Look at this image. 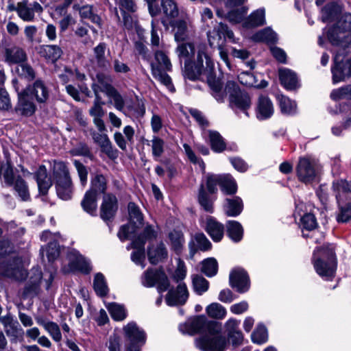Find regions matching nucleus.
<instances>
[{"mask_svg":"<svg viewBox=\"0 0 351 351\" xmlns=\"http://www.w3.org/2000/svg\"><path fill=\"white\" fill-rule=\"evenodd\" d=\"M206 311L209 317L219 319L224 318L227 313L222 305L216 302L208 305Z\"/></svg>","mask_w":351,"mask_h":351,"instance_id":"obj_52","label":"nucleus"},{"mask_svg":"<svg viewBox=\"0 0 351 351\" xmlns=\"http://www.w3.org/2000/svg\"><path fill=\"white\" fill-rule=\"evenodd\" d=\"M313 261L316 272L322 278L328 280L335 276L337 262L334 248L331 245L315 250Z\"/></svg>","mask_w":351,"mask_h":351,"instance_id":"obj_3","label":"nucleus"},{"mask_svg":"<svg viewBox=\"0 0 351 351\" xmlns=\"http://www.w3.org/2000/svg\"><path fill=\"white\" fill-rule=\"evenodd\" d=\"M206 231L214 241L218 242L223 237L224 226L215 219L210 217L206 220Z\"/></svg>","mask_w":351,"mask_h":351,"instance_id":"obj_26","label":"nucleus"},{"mask_svg":"<svg viewBox=\"0 0 351 351\" xmlns=\"http://www.w3.org/2000/svg\"><path fill=\"white\" fill-rule=\"evenodd\" d=\"M192 282L193 289L195 292L198 295H202L208 289L209 282L202 276H193Z\"/></svg>","mask_w":351,"mask_h":351,"instance_id":"obj_48","label":"nucleus"},{"mask_svg":"<svg viewBox=\"0 0 351 351\" xmlns=\"http://www.w3.org/2000/svg\"><path fill=\"white\" fill-rule=\"evenodd\" d=\"M227 234L234 242H239L243 236V228L241 224L234 220L228 221L226 223Z\"/></svg>","mask_w":351,"mask_h":351,"instance_id":"obj_34","label":"nucleus"},{"mask_svg":"<svg viewBox=\"0 0 351 351\" xmlns=\"http://www.w3.org/2000/svg\"><path fill=\"white\" fill-rule=\"evenodd\" d=\"M171 26L174 32L176 41H184L189 38L190 25L186 21L182 19L176 20L171 24Z\"/></svg>","mask_w":351,"mask_h":351,"instance_id":"obj_30","label":"nucleus"},{"mask_svg":"<svg viewBox=\"0 0 351 351\" xmlns=\"http://www.w3.org/2000/svg\"><path fill=\"white\" fill-rule=\"evenodd\" d=\"M34 177L36 180L40 193L43 195H45L52 186V180L51 176L48 175L47 168L45 165L39 166L35 173Z\"/></svg>","mask_w":351,"mask_h":351,"instance_id":"obj_22","label":"nucleus"},{"mask_svg":"<svg viewBox=\"0 0 351 351\" xmlns=\"http://www.w3.org/2000/svg\"><path fill=\"white\" fill-rule=\"evenodd\" d=\"M230 10L228 13V18L230 21L233 23H240L243 21V16L246 14L248 8L241 5L240 8H229Z\"/></svg>","mask_w":351,"mask_h":351,"instance_id":"obj_56","label":"nucleus"},{"mask_svg":"<svg viewBox=\"0 0 351 351\" xmlns=\"http://www.w3.org/2000/svg\"><path fill=\"white\" fill-rule=\"evenodd\" d=\"M26 53L18 47L7 48L5 50V61L9 64H21L26 60Z\"/></svg>","mask_w":351,"mask_h":351,"instance_id":"obj_28","label":"nucleus"},{"mask_svg":"<svg viewBox=\"0 0 351 351\" xmlns=\"http://www.w3.org/2000/svg\"><path fill=\"white\" fill-rule=\"evenodd\" d=\"M1 322L3 325L8 336L17 337L21 334L22 329L19 322L14 320L10 316L2 317Z\"/></svg>","mask_w":351,"mask_h":351,"instance_id":"obj_32","label":"nucleus"},{"mask_svg":"<svg viewBox=\"0 0 351 351\" xmlns=\"http://www.w3.org/2000/svg\"><path fill=\"white\" fill-rule=\"evenodd\" d=\"M16 73L21 77L31 81L35 78L34 69L28 64L23 62L18 64L16 69Z\"/></svg>","mask_w":351,"mask_h":351,"instance_id":"obj_63","label":"nucleus"},{"mask_svg":"<svg viewBox=\"0 0 351 351\" xmlns=\"http://www.w3.org/2000/svg\"><path fill=\"white\" fill-rule=\"evenodd\" d=\"M47 256L49 262L56 260L60 255V245L58 240L50 241L46 247H42L40 250V254L44 259V254Z\"/></svg>","mask_w":351,"mask_h":351,"instance_id":"obj_35","label":"nucleus"},{"mask_svg":"<svg viewBox=\"0 0 351 351\" xmlns=\"http://www.w3.org/2000/svg\"><path fill=\"white\" fill-rule=\"evenodd\" d=\"M119 8L121 11L123 24L127 29L132 27V19L127 14L128 12H135L137 10V5L134 0H119Z\"/></svg>","mask_w":351,"mask_h":351,"instance_id":"obj_25","label":"nucleus"},{"mask_svg":"<svg viewBox=\"0 0 351 351\" xmlns=\"http://www.w3.org/2000/svg\"><path fill=\"white\" fill-rule=\"evenodd\" d=\"M279 105L282 113L293 114L296 112V104L289 97L281 95L279 97Z\"/></svg>","mask_w":351,"mask_h":351,"instance_id":"obj_53","label":"nucleus"},{"mask_svg":"<svg viewBox=\"0 0 351 351\" xmlns=\"http://www.w3.org/2000/svg\"><path fill=\"white\" fill-rule=\"evenodd\" d=\"M226 95H228L230 106L234 111L240 110L249 116L247 110L251 107L252 100L246 92L241 91L238 84L233 81H228L224 88Z\"/></svg>","mask_w":351,"mask_h":351,"instance_id":"obj_7","label":"nucleus"},{"mask_svg":"<svg viewBox=\"0 0 351 351\" xmlns=\"http://www.w3.org/2000/svg\"><path fill=\"white\" fill-rule=\"evenodd\" d=\"M230 284L239 293L246 292L250 288L249 277L243 269H236L230 274Z\"/></svg>","mask_w":351,"mask_h":351,"instance_id":"obj_19","label":"nucleus"},{"mask_svg":"<svg viewBox=\"0 0 351 351\" xmlns=\"http://www.w3.org/2000/svg\"><path fill=\"white\" fill-rule=\"evenodd\" d=\"M1 269L5 276L17 280H22L27 276V271L24 269L22 260L19 257H14L8 264L2 265Z\"/></svg>","mask_w":351,"mask_h":351,"instance_id":"obj_16","label":"nucleus"},{"mask_svg":"<svg viewBox=\"0 0 351 351\" xmlns=\"http://www.w3.org/2000/svg\"><path fill=\"white\" fill-rule=\"evenodd\" d=\"M131 114L136 117H143L145 114V106L142 99H137L131 106L128 107Z\"/></svg>","mask_w":351,"mask_h":351,"instance_id":"obj_64","label":"nucleus"},{"mask_svg":"<svg viewBox=\"0 0 351 351\" xmlns=\"http://www.w3.org/2000/svg\"><path fill=\"white\" fill-rule=\"evenodd\" d=\"M128 212L130 222L128 224L123 226L118 232V237L121 240L139 235L138 230L143 225V216L138 206L133 202H130Z\"/></svg>","mask_w":351,"mask_h":351,"instance_id":"obj_9","label":"nucleus"},{"mask_svg":"<svg viewBox=\"0 0 351 351\" xmlns=\"http://www.w3.org/2000/svg\"><path fill=\"white\" fill-rule=\"evenodd\" d=\"M221 190L227 195L234 194L237 191V185L233 178L229 174L223 175Z\"/></svg>","mask_w":351,"mask_h":351,"instance_id":"obj_47","label":"nucleus"},{"mask_svg":"<svg viewBox=\"0 0 351 351\" xmlns=\"http://www.w3.org/2000/svg\"><path fill=\"white\" fill-rule=\"evenodd\" d=\"M3 176L5 182L8 185H12L14 182L12 166L8 160L6 163L0 165V177Z\"/></svg>","mask_w":351,"mask_h":351,"instance_id":"obj_59","label":"nucleus"},{"mask_svg":"<svg viewBox=\"0 0 351 351\" xmlns=\"http://www.w3.org/2000/svg\"><path fill=\"white\" fill-rule=\"evenodd\" d=\"M279 77L282 85L287 90H295L300 86L296 73L289 69H280Z\"/></svg>","mask_w":351,"mask_h":351,"instance_id":"obj_24","label":"nucleus"},{"mask_svg":"<svg viewBox=\"0 0 351 351\" xmlns=\"http://www.w3.org/2000/svg\"><path fill=\"white\" fill-rule=\"evenodd\" d=\"M16 12L18 16L25 22L32 21L34 19L35 14L33 10L25 3H19L17 5Z\"/></svg>","mask_w":351,"mask_h":351,"instance_id":"obj_50","label":"nucleus"},{"mask_svg":"<svg viewBox=\"0 0 351 351\" xmlns=\"http://www.w3.org/2000/svg\"><path fill=\"white\" fill-rule=\"evenodd\" d=\"M265 10L258 8L253 11L247 17L243 19V26L245 28H254L265 25Z\"/></svg>","mask_w":351,"mask_h":351,"instance_id":"obj_23","label":"nucleus"},{"mask_svg":"<svg viewBox=\"0 0 351 351\" xmlns=\"http://www.w3.org/2000/svg\"><path fill=\"white\" fill-rule=\"evenodd\" d=\"M209 139L212 149L215 152H221L226 147L225 142L220 134L216 131H209Z\"/></svg>","mask_w":351,"mask_h":351,"instance_id":"obj_45","label":"nucleus"},{"mask_svg":"<svg viewBox=\"0 0 351 351\" xmlns=\"http://www.w3.org/2000/svg\"><path fill=\"white\" fill-rule=\"evenodd\" d=\"M335 66L332 67L333 83H338L351 77V59L343 62L339 54H336L334 58Z\"/></svg>","mask_w":351,"mask_h":351,"instance_id":"obj_14","label":"nucleus"},{"mask_svg":"<svg viewBox=\"0 0 351 351\" xmlns=\"http://www.w3.org/2000/svg\"><path fill=\"white\" fill-rule=\"evenodd\" d=\"M297 176L304 183L313 182L316 177L315 163L308 158H301L296 167Z\"/></svg>","mask_w":351,"mask_h":351,"instance_id":"obj_13","label":"nucleus"},{"mask_svg":"<svg viewBox=\"0 0 351 351\" xmlns=\"http://www.w3.org/2000/svg\"><path fill=\"white\" fill-rule=\"evenodd\" d=\"M58 196L63 200H69L72 197L73 184L71 179L58 181L56 182Z\"/></svg>","mask_w":351,"mask_h":351,"instance_id":"obj_33","label":"nucleus"},{"mask_svg":"<svg viewBox=\"0 0 351 351\" xmlns=\"http://www.w3.org/2000/svg\"><path fill=\"white\" fill-rule=\"evenodd\" d=\"M95 95L94 106L90 110V114L94 117V123L99 130L98 133L93 134V138L101 147V151L107 156H110V142L105 125L101 117L104 114L101 105L105 104L104 99H110L109 78L102 73L97 75V82L93 85Z\"/></svg>","mask_w":351,"mask_h":351,"instance_id":"obj_2","label":"nucleus"},{"mask_svg":"<svg viewBox=\"0 0 351 351\" xmlns=\"http://www.w3.org/2000/svg\"><path fill=\"white\" fill-rule=\"evenodd\" d=\"M53 177L56 182L71 179L66 165L61 161H54L52 166Z\"/></svg>","mask_w":351,"mask_h":351,"instance_id":"obj_40","label":"nucleus"},{"mask_svg":"<svg viewBox=\"0 0 351 351\" xmlns=\"http://www.w3.org/2000/svg\"><path fill=\"white\" fill-rule=\"evenodd\" d=\"M156 237L157 232L154 228L151 225H147L139 235L126 239L132 240V247L136 250L131 255L133 262L144 267L143 263L145 260V244L147 241L154 239Z\"/></svg>","mask_w":351,"mask_h":351,"instance_id":"obj_8","label":"nucleus"},{"mask_svg":"<svg viewBox=\"0 0 351 351\" xmlns=\"http://www.w3.org/2000/svg\"><path fill=\"white\" fill-rule=\"evenodd\" d=\"M243 208V201L239 197L226 199L223 209L228 216L237 217L241 213Z\"/></svg>","mask_w":351,"mask_h":351,"instance_id":"obj_27","label":"nucleus"},{"mask_svg":"<svg viewBox=\"0 0 351 351\" xmlns=\"http://www.w3.org/2000/svg\"><path fill=\"white\" fill-rule=\"evenodd\" d=\"M142 284L147 287L157 285L158 292L165 291L169 287L167 275L162 269H148L142 276Z\"/></svg>","mask_w":351,"mask_h":351,"instance_id":"obj_12","label":"nucleus"},{"mask_svg":"<svg viewBox=\"0 0 351 351\" xmlns=\"http://www.w3.org/2000/svg\"><path fill=\"white\" fill-rule=\"evenodd\" d=\"M40 54L53 62L58 60L62 54L61 48L56 45H47L40 47Z\"/></svg>","mask_w":351,"mask_h":351,"instance_id":"obj_36","label":"nucleus"},{"mask_svg":"<svg viewBox=\"0 0 351 351\" xmlns=\"http://www.w3.org/2000/svg\"><path fill=\"white\" fill-rule=\"evenodd\" d=\"M213 193H209L205 189L204 184H201L199 189L197 200L202 208L208 213H213L214 210L213 202L215 199L212 197Z\"/></svg>","mask_w":351,"mask_h":351,"instance_id":"obj_31","label":"nucleus"},{"mask_svg":"<svg viewBox=\"0 0 351 351\" xmlns=\"http://www.w3.org/2000/svg\"><path fill=\"white\" fill-rule=\"evenodd\" d=\"M42 279L41 271L36 269L35 274L31 277L32 285H27L25 289V293L27 295H36L38 292V288Z\"/></svg>","mask_w":351,"mask_h":351,"instance_id":"obj_51","label":"nucleus"},{"mask_svg":"<svg viewBox=\"0 0 351 351\" xmlns=\"http://www.w3.org/2000/svg\"><path fill=\"white\" fill-rule=\"evenodd\" d=\"M168 237L170 241L171 249L177 254H180L183 249L185 242L184 234L182 231L173 230L169 233Z\"/></svg>","mask_w":351,"mask_h":351,"instance_id":"obj_37","label":"nucleus"},{"mask_svg":"<svg viewBox=\"0 0 351 351\" xmlns=\"http://www.w3.org/2000/svg\"><path fill=\"white\" fill-rule=\"evenodd\" d=\"M176 51L180 63H182L183 60L185 62L186 61H191V58L194 56L195 47L191 43H182L178 45Z\"/></svg>","mask_w":351,"mask_h":351,"instance_id":"obj_41","label":"nucleus"},{"mask_svg":"<svg viewBox=\"0 0 351 351\" xmlns=\"http://www.w3.org/2000/svg\"><path fill=\"white\" fill-rule=\"evenodd\" d=\"M214 69L212 60L203 51H199L195 62L186 61L184 66V77L190 80H198L202 75L209 77Z\"/></svg>","mask_w":351,"mask_h":351,"instance_id":"obj_5","label":"nucleus"},{"mask_svg":"<svg viewBox=\"0 0 351 351\" xmlns=\"http://www.w3.org/2000/svg\"><path fill=\"white\" fill-rule=\"evenodd\" d=\"M189 298V291L184 283H180L176 289H171L166 295V302L169 306L182 305Z\"/></svg>","mask_w":351,"mask_h":351,"instance_id":"obj_18","label":"nucleus"},{"mask_svg":"<svg viewBox=\"0 0 351 351\" xmlns=\"http://www.w3.org/2000/svg\"><path fill=\"white\" fill-rule=\"evenodd\" d=\"M23 90L38 104L45 103L49 96L48 88L40 79L36 80L32 85H29Z\"/></svg>","mask_w":351,"mask_h":351,"instance_id":"obj_15","label":"nucleus"},{"mask_svg":"<svg viewBox=\"0 0 351 351\" xmlns=\"http://www.w3.org/2000/svg\"><path fill=\"white\" fill-rule=\"evenodd\" d=\"M301 228L303 237H307L308 235L304 233V230L312 231L317 226V219L314 215L311 213L305 214L300 220Z\"/></svg>","mask_w":351,"mask_h":351,"instance_id":"obj_44","label":"nucleus"},{"mask_svg":"<svg viewBox=\"0 0 351 351\" xmlns=\"http://www.w3.org/2000/svg\"><path fill=\"white\" fill-rule=\"evenodd\" d=\"M180 331L190 335L200 333L195 345L202 351H223L225 339L219 335L220 326L216 322H209L202 315L196 316L179 326Z\"/></svg>","mask_w":351,"mask_h":351,"instance_id":"obj_1","label":"nucleus"},{"mask_svg":"<svg viewBox=\"0 0 351 351\" xmlns=\"http://www.w3.org/2000/svg\"><path fill=\"white\" fill-rule=\"evenodd\" d=\"M93 289L96 294L101 298L106 296L108 292L107 281L100 272L97 273L94 276Z\"/></svg>","mask_w":351,"mask_h":351,"instance_id":"obj_42","label":"nucleus"},{"mask_svg":"<svg viewBox=\"0 0 351 351\" xmlns=\"http://www.w3.org/2000/svg\"><path fill=\"white\" fill-rule=\"evenodd\" d=\"M107 189L106 178L102 175H97L91 181V186L88 191H92L97 195L104 194L103 202L100 207V217L106 223H110V195L105 193Z\"/></svg>","mask_w":351,"mask_h":351,"instance_id":"obj_10","label":"nucleus"},{"mask_svg":"<svg viewBox=\"0 0 351 351\" xmlns=\"http://www.w3.org/2000/svg\"><path fill=\"white\" fill-rule=\"evenodd\" d=\"M202 271L208 277L215 276L218 270V263L214 258H208L202 261Z\"/></svg>","mask_w":351,"mask_h":351,"instance_id":"obj_49","label":"nucleus"},{"mask_svg":"<svg viewBox=\"0 0 351 351\" xmlns=\"http://www.w3.org/2000/svg\"><path fill=\"white\" fill-rule=\"evenodd\" d=\"M223 175H208L206 178V189L209 193H215L217 191V186H221Z\"/></svg>","mask_w":351,"mask_h":351,"instance_id":"obj_61","label":"nucleus"},{"mask_svg":"<svg viewBox=\"0 0 351 351\" xmlns=\"http://www.w3.org/2000/svg\"><path fill=\"white\" fill-rule=\"evenodd\" d=\"M208 40L211 47H221L222 33L219 31V24L217 27H215L213 31H209L207 34Z\"/></svg>","mask_w":351,"mask_h":351,"instance_id":"obj_62","label":"nucleus"},{"mask_svg":"<svg viewBox=\"0 0 351 351\" xmlns=\"http://www.w3.org/2000/svg\"><path fill=\"white\" fill-rule=\"evenodd\" d=\"M45 330L49 333L52 339L56 342L61 341L62 339L60 328L58 324L49 321V323L45 326Z\"/></svg>","mask_w":351,"mask_h":351,"instance_id":"obj_60","label":"nucleus"},{"mask_svg":"<svg viewBox=\"0 0 351 351\" xmlns=\"http://www.w3.org/2000/svg\"><path fill=\"white\" fill-rule=\"evenodd\" d=\"M13 184L14 190L22 200L26 201L29 198L28 187L24 180L18 178Z\"/></svg>","mask_w":351,"mask_h":351,"instance_id":"obj_58","label":"nucleus"},{"mask_svg":"<svg viewBox=\"0 0 351 351\" xmlns=\"http://www.w3.org/2000/svg\"><path fill=\"white\" fill-rule=\"evenodd\" d=\"M252 40L256 42H264L274 44L278 40L277 34L269 27L258 31L252 36Z\"/></svg>","mask_w":351,"mask_h":351,"instance_id":"obj_38","label":"nucleus"},{"mask_svg":"<svg viewBox=\"0 0 351 351\" xmlns=\"http://www.w3.org/2000/svg\"><path fill=\"white\" fill-rule=\"evenodd\" d=\"M330 98L335 101L341 99L351 100V84L334 89L330 93Z\"/></svg>","mask_w":351,"mask_h":351,"instance_id":"obj_54","label":"nucleus"},{"mask_svg":"<svg viewBox=\"0 0 351 351\" xmlns=\"http://www.w3.org/2000/svg\"><path fill=\"white\" fill-rule=\"evenodd\" d=\"M156 64L152 63V74L153 77L165 85L170 91L173 92L175 88L170 76L166 73L171 71L172 64L167 55L162 51H156L154 53Z\"/></svg>","mask_w":351,"mask_h":351,"instance_id":"obj_6","label":"nucleus"},{"mask_svg":"<svg viewBox=\"0 0 351 351\" xmlns=\"http://www.w3.org/2000/svg\"><path fill=\"white\" fill-rule=\"evenodd\" d=\"M67 258L69 264L62 269L64 273L78 271L82 274H88L93 269L90 261L75 249L69 251Z\"/></svg>","mask_w":351,"mask_h":351,"instance_id":"obj_11","label":"nucleus"},{"mask_svg":"<svg viewBox=\"0 0 351 351\" xmlns=\"http://www.w3.org/2000/svg\"><path fill=\"white\" fill-rule=\"evenodd\" d=\"M151 147L152 156L157 160L165 152V141L161 138L154 136L151 141Z\"/></svg>","mask_w":351,"mask_h":351,"instance_id":"obj_55","label":"nucleus"},{"mask_svg":"<svg viewBox=\"0 0 351 351\" xmlns=\"http://www.w3.org/2000/svg\"><path fill=\"white\" fill-rule=\"evenodd\" d=\"M31 99V97L23 90L19 92L18 93V102L14 108L16 113L25 117H30L34 114L36 106Z\"/></svg>","mask_w":351,"mask_h":351,"instance_id":"obj_17","label":"nucleus"},{"mask_svg":"<svg viewBox=\"0 0 351 351\" xmlns=\"http://www.w3.org/2000/svg\"><path fill=\"white\" fill-rule=\"evenodd\" d=\"M97 196L92 191H88L81 203L84 210L91 215H96Z\"/></svg>","mask_w":351,"mask_h":351,"instance_id":"obj_39","label":"nucleus"},{"mask_svg":"<svg viewBox=\"0 0 351 351\" xmlns=\"http://www.w3.org/2000/svg\"><path fill=\"white\" fill-rule=\"evenodd\" d=\"M274 112L273 104L270 99L264 95L259 97L256 109V117L258 120L269 119Z\"/></svg>","mask_w":351,"mask_h":351,"instance_id":"obj_21","label":"nucleus"},{"mask_svg":"<svg viewBox=\"0 0 351 351\" xmlns=\"http://www.w3.org/2000/svg\"><path fill=\"white\" fill-rule=\"evenodd\" d=\"M161 9L168 19H174L179 13L177 3L174 0H161Z\"/></svg>","mask_w":351,"mask_h":351,"instance_id":"obj_43","label":"nucleus"},{"mask_svg":"<svg viewBox=\"0 0 351 351\" xmlns=\"http://www.w3.org/2000/svg\"><path fill=\"white\" fill-rule=\"evenodd\" d=\"M148 258L150 263L156 265L167 257V250L163 243L152 245L148 249Z\"/></svg>","mask_w":351,"mask_h":351,"instance_id":"obj_29","label":"nucleus"},{"mask_svg":"<svg viewBox=\"0 0 351 351\" xmlns=\"http://www.w3.org/2000/svg\"><path fill=\"white\" fill-rule=\"evenodd\" d=\"M128 317V310L123 304L111 302V318L116 322H122Z\"/></svg>","mask_w":351,"mask_h":351,"instance_id":"obj_46","label":"nucleus"},{"mask_svg":"<svg viewBox=\"0 0 351 351\" xmlns=\"http://www.w3.org/2000/svg\"><path fill=\"white\" fill-rule=\"evenodd\" d=\"M125 337L130 341L140 342L145 344L146 342V333L143 329L138 327L134 322H130L123 328Z\"/></svg>","mask_w":351,"mask_h":351,"instance_id":"obj_20","label":"nucleus"},{"mask_svg":"<svg viewBox=\"0 0 351 351\" xmlns=\"http://www.w3.org/2000/svg\"><path fill=\"white\" fill-rule=\"evenodd\" d=\"M332 189L339 205L337 221L345 223L351 219V182L339 180L333 182Z\"/></svg>","mask_w":351,"mask_h":351,"instance_id":"obj_4","label":"nucleus"},{"mask_svg":"<svg viewBox=\"0 0 351 351\" xmlns=\"http://www.w3.org/2000/svg\"><path fill=\"white\" fill-rule=\"evenodd\" d=\"M268 335L265 326L262 324H258L256 328L252 334V340L254 343L262 344L267 340Z\"/></svg>","mask_w":351,"mask_h":351,"instance_id":"obj_57","label":"nucleus"}]
</instances>
